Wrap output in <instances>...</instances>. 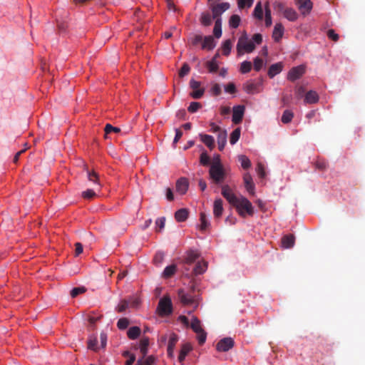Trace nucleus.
I'll return each mask as SVG.
<instances>
[{
	"label": "nucleus",
	"instance_id": "nucleus-61",
	"mask_svg": "<svg viewBox=\"0 0 365 365\" xmlns=\"http://www.w3.org/2000/svg\"><path fill=\"white\" fill-rule=\"evenodd\" d=\"M263 66V61L262 58L257 57L254 60V69L259 71Z\"/></svg>",
	"mask_w": 365,
	"mask_h": 365
},
{
	"label": "nucleus",
	"instance_id": "nucleus-37",
	"mask_svg": "<svg viewBox=\"0 0 365 365\" xmlns=\"http://www.w3.org/2000/svg\"><path fill=\"white\" fill-rule=\"evenodd\" d=\"M238 160L241 163V166L243 169H248L251 166V162L250 159L244 155H241L238 156Z\"/></svg>",
	"mask_w": 365,
	"mask_h": 365
},
{
	"label": "nucleus",
	"instance_id": "nucleus-17",
	"mask_svg": "<svg viewBox=\"0 0 365 365\" xmlns=\"http://www.w3.org/2000/svg\"><path fill=\"white\" fill-rule=\"evenodd\" d=\"M319 101V95L314 91H309L304 95V103L308 104L316 103Z\"/></svg>",
	"mask_w": 365,
	"mask_h": 365
},
{
	"label": "nucleus",
	"instance_id": "nucleus-38",
	"mask_svg": "<svg viewBox=\"0 0 365 365\" xmlns=\"http://www.w3.org/2000/svg\"><path fill=\"white\" fill-rule=\"evenodd\" d=\"M240 128H237L235 129L230 135V144H232V145L235 144L240 139Z\"/></svg>",
	"mask_w": 365,
	"mask_h": 365
},
{
	"label": "nucleus",
	"instance_id": "nucleus-27",
	"mask_svg": "<svg viewBox=\"0 0 365 365\" xmlns=\"http://www.w3.org/2000/svg\"><path fill=\"white\" fill-rule=\"evenodd\" d=\"M212 15L211 16L209 12H203L200 16V21L204 26H209L212 24Z\"/></svg>",
	"mask_w": 365,
	"mask_h": 365
},
{
	"label": "nucleus",
	"instance_id": "nucleus-43",
	"mask_svg": "<svg viewBox=\"0 0 365 365\" xmlns=\"http://www.w3.org/2000/svg\"><path fill=\"white\" fill-rule=\"evenodd\" d=\"M200 230H205L209 225H210V222L207 220V215H205V213L204 212H201L200 213Z\"/></svg>",
	"mask_w": 365,
	"mask_h": 365
},
{
	"label": "nucleus",
	"instance_id": "nucleus-23",
	"mask_svg": "<svg viewBox=\"0 0 365 365\" xmlns=\"http://www.w3.org/2000/svg\"><path fill=\"white\" fill-rule=\"evenodd\" d=\"M191 350H192V346H191L190 344H183L182 348H181V349H180V354L178 356V361H179V362L182 364V362L185 360L186 356L187 355V354Z\"/></svg>",
	"mask_w": 365,
	"mask_h": 365
},
{
	"label": "nucleus",
	"instance_id": "nucleus-11",
	"mask_svg": "<svg viewBox=\"0 0 365 365\" xmlns=\"http://www.w3.org/2000/svg\"><path fill=\"white\" fill-rule=\"evenodd\" d=\"M245 107L242 105L236 106L233 107L232 109V122L235 124H239L242 122L244 114H245Z\"/></svg>",
	"mask_w": 365,
	"mask_h": 365
},
{
	"label": "nucleus",
	"instance_id": "nucleus-2",
	"mask_svg": "<svg viewBox=\"0 0 365 365\" xmlns=\"http://www.w3.org/2000/svg\"><path fill=\"white\" fill-rule=\"evenodd\" d=\"M234 207L237 210L239 215L242 217L247 215L252 216L254 215V207L246 197L241 196Z\"/></svg>",
	"mask_w": 365,
	"mask_h": 365
},
{
	"label": "nucleus",
	"instance_id": "nucleus-46",
	"mask_svg": "<svg viewBox=\"0 0 365 365\" xmlns=\"http://www.w3.org/2000/svg\"><path fill=\"white\" fill-rule=\"evenodd\" d=\"M105 137L107 138V135L110 134V133H119L120 132V129L118 127H113L110 124H106L105 127Z\"/></svg>",
	"mask_w": 365,
	"mask_h": 365
},
{
	"label": "nucleus",
	"instance_id": "nucleus-32",
	"mask_svg": "<svg viewBox=\"0 0 365 365\" xmlns=\"http://www.w3.org/2000/svg\"><path fill=\"white\" fill-rule=\"evenodd\" d=\"M97 337L94 335L89 336L88 340V348L94 351H97L99 349L98 346Z\"/></svg>",
	"mask_w": 365,
	"mask_h": 365
},
{
	"label": "nucleus",
	"instance_id": "nucleus-20",
	"mask_svg": "<svg viewBox=\"0 0 365 365\" xmlns=\"http://www.w3.org/2000/svg\"><path fill=\"white\" fill-rule=\"evenodd\" d=\"M282 68L283 65L282 63H277L271 65L268 71V76L270 78H273L282 71Z\"/></svg>",
	"mask_w": 365,
	"mask_h": 365
},
{
	"label": "nucleus",
	"instance_id": "nucleus-57",
	"mask_svg": "<svg viewBox=\"0 0 365 365\" xmlns=\"http://www.w3.org/2000/svg\"><path fill=\"white\" fill-rule=\"evenodd\" d=\"M256 171H257V174H258L259 178H264L266 176V173H265V170H264V167L262 163H257V168H256Z\"/></svg>",
	"mask_w": 365,
	"mask_h": 365
},
{
	"label": "nucleus",
	"instance_id": "nucleus-1",
	"mask_svg": "<svg viewBox=\"0 0 365 365\" xmlns=\"http://www.w3.org/2000/svg\"><path fill=\"white\" fill-rule=\"evenodd\" d=\"M209 175L212 181L216 185H220L224 182L226 178V173L220 163L219 156H217L216 160L211 164L209 170Z\"/></svg>",
	"mask_w": 365,
	"mask_h": 365
},
{
	"label": "nucleus",
	"instance_id": "nucleus-19",
	"mask_svg": "<svg viewBox=\"0 0 365 365\" xmlns=\"http://www.w3.org/2000/svg\"><path fill=\"white\" fill-rule=\"evenodd\" d=\"M284 34V26L282 24H276L272 33V38L275 41H279Z\"/></svg>",
	"mask_w": 365,
	"mask_h": 365
},
{
	"label": "nucleus",
	"instance_id": "nucleus-9",
	"mask_svg": "<svg viewBox=\"0 0 365 365\" xmlns=\"http://www.w3.org/2000/svg\"><path fill=\"white\" fill-rule=\"evenodd\" d=\"M304 73L305 66L304 65L293 67L288 73L287 79L291 81H294L301 78Z\"/></svg>",
	"mask_w": 365,
	"mask_h": 365
},
{
	"label": "nucleus",
	"instance_id": "nucleus-47",
	"mask_svg": "<svg viewBox=\"0 0 365 365\" xmlns=\"http://www.w3.org/2000/svg\"><path fill=\"white\" fill-rule=\"evenodd\" d=\"M254 0H237V5L240 9L245 7L250 8L252 6Z\"/></svg>",
	"mask_w": 365,
	"mask_h": 365
},
{
	"label": "nucleus",
	"instance_id": "nucleus-7",
	"mask_svg": "<svg viewBox=\"0 0 365 365\" xmlns=\"http://www.w3.org/2000/svg\"><path fill=\"white\" fill-rule=\"evenodd\" d=\"M221 194L232 206H234L240 199V197L235 195L232 190L228 185H224L222 186Z\"/></svg>",
	"mask_w": 365,
	"mask_h": 365
},
{
	"label": "nucleus",
	"instance_id": "nucleus-44",
	"mask_svg": "<svg viewBox=\"0 0 365 365\" xmlns=\"http://www.w3.org/2000/svg\"><path fill=\"white\" fill-rule=\"evenodd\" d=\"M252 69V63L250 61H245L240 65V71L242 73H249Z\"/></svg>",
	"mask_w": 365,
	"mask_h": 365
},
{
	"label": "nucleus",
	"instance_id": "nucleus-41",
	"mask_svg": "<svg viewBox=\"0 0 365 365\" xmlns=\"http://www.w3.org/2000/svg\"><path fill=\"white\" fill-rule=\"evenodd\" d=\"M245 90L249 94H254L258 92L257 86L254 83H247L245 86Z\"/></svg>",
	"mask_w": 365,
	"mask_h": 365
},
{
	"label": "nucleus",
	"instance_id": "nucleus-52",
	"mask_svg": "<svg viewBox=\"0 0 365 365\" xmlns=\"http://www.w3.org/2000/svg\"><path fill=\"white\" fill-rule=\"evenodd\" d=\"M202 107V105L199 102H192L190 106L187 108V110L190 113H195L200 108Z\"/></svg>",
	"mask_w": 365,
	"mask_h": 365
},
{
	"label": "nucleus",
	"instance_id": "nucleus-54",
	"mask_svg": "<svg viewBox=\"0 0 365 365\" xmlns=\"http://www.w3.org/2000/svg\"><path fill=\"white\" fill-rule=\"evenodd\" d=\"M204 92L205 90L203 88H197L190 93V96L195 99H199L203 96Z\"/></svg>",
	"mask_w": 365,
	"mask_h": 365
},
{
	"label": "nucleus",
	"instance_id": "nucleus-16",
	"mask_svg": "<svg viewBox=\"0 0 365 365\" xmlns=\"http://www.w3.org/2000/svg\"><path fill=\"white\" fill-rule=\"evenodd\" d=\"M223 202L220 198L216 199L213 205V215L215 217L219 218L221 217L223 212Z\"/></svg>",
	"mask_w": 365,
	"mask_h": 365
},
{
	"label": "nucleus",
	"instance_id": "nucleus-40",
	"mask_svg": "<svg viewBox=\"0 0 365 365\" xmlns=\"http://www.w3.org/2000/svg\"><path fill=\"white\" fill-rule=\"evenodd\" d=\"M155 359L153 356H150L147 358L142 356V359H138L137 365H152L154 363Z\"/></svg>",
	"mask_w": 365,
	"mask_h": 365
},
{
	"label": "nucleus",
	"instance_id": "nucleus-50",
	"mask_svg": "<svg viewBox=\"0 0 365 365\" xmlns=\"http://www.w3.org/2000/svg\"><path fill=\"white\" fill-rule=\"evenodd\" d=\"M129 302L126 299H123L120 301L118 307H116V310L118 312H124L129 306Z\"/></svg>",
	"mask_w": 365,
	"mask_h": 365
},
{
	"label": "nucleus",
	"instance_id": "nucleus-12",
	"mask_svg": "<svg viewBox=\"0 0 365 365\" xmlns=\"http://www.w3.org/2000/svg\"><path fill=\"white\" fill-rule=\"evenodd\" d=\"M296 4L303 15L309 14L312 9V2L310 0H297Z\"/></svg>",
	"mask_w": 365,
	"mask_h": 365
},
{
	"label": "nucleus",
	"instance_id": "nucleus-60",
	"mask_svg": "<svg viewBox=\"0 0 365 365\" xmlns=\"http://www.w3.org/2000/svg\"><path fill=\"white\" fill-rule=\"evenodd\" d=\"M96 192L91 189H88L87 190L82 192V197L85 199H92L96 196Z\"/></svg>",
	"mask_w": 365,
	"mask_h": 365
},
{
	"label": "nucleus",
	"instance_id": "nucleus-39",
	"mask_svg": "<svg viewBox=\"0 0 365 365\" xmlns=\"http://www.w3.org/2000/svg\"><path fill=\"white\" fill-rule=\"evenodd\" d=\"M294 114L292 111L289 110H286L284 111L282 116V122L283 123H289L292 121L293 118Z\"/></svg>",
	"mask_w": 365,
	"mask_h": 365
},
{
	"label": "nucleus",
	"instance_id": "nucleus-26",
	"mask_svg": "<svg viewBox=\"0 0 365 365\" xmlns=\"http://www.w3.org/2000/svg\"><path fill=\"white\" fill-rule=\"evenodd\" d=\"M199 257V253L197 251L189 250L186 252L185 257V262L187 264H192Z\"/></svg>",
	"mask_w": 365,
	"mask_h": 365
},
{
	"label": "nucleus",
	"instance_id": "nucleus-51",
	"mask_svg": "<svg viewBox=\"0 0 365 365\" xmlns=\"http://www.w3.org/2000/svg\"><path fill=\"white\" fill-rule=\"evenodd\" d=\"M86 291V289L83 287H75L71 291V296L73 298L76 297L78 294L84 293Z\"/></svg>",
	"mask_w": 365,
	"mask_h": 365
},
{
	"label": "nucleus",
	"instance_id": "nucleus-24",
	"mask_svg": "<svg viewBox=\"0 0 365 365\" xmlns=\"http://www.w3.org/2000/svg\"><path fill=\"white\" fill-rule=\"evenodd\" d=\"M188 214H189V212L187 209H185V208L180 209L175 214V220L178 222H184L187 220V218L188 217Z\"/></svg>",
	"mask_w": 365,
	"mask_h": 365
},
{
	"label": "nucleus",
	"instance_id": "nucleus-56",
	"mask_svg": "<svg viewBox=\"0 0 365 365\" xmlns=\"http://www.w3.org/2000/svg\"><path fill=\"white\" fill-rule=\"evenodd\" d=\"M203 36L200 34H195L192 37L190 38L191 43L193 46H197L200 43L202 42Z\"/></svg>",
	"mask_w": 365,
	"mask_h": 365
},
{
	"label": "nucleus",
	"instance_id": "nucleus-36",
	"mask_svg": "<svg viewBox=\"0 0 365 365\" xmlns=\"http://www.w3.org/2000/svg\"><path fill=\"white\" fill-rule=\"evenodd\" d=\"M232 48V41L230 39L226 40L222 46V54L229 56Z\"/></svg>",
	"mask_w": 365,
	"mask_h": 365
},
{
	"label": "nucleus",
	"instance_id": "nucleus-45",
	"mask_svg": "<svg viewBox=\"0 0 365 365\" xmlns=\"http://www.w3.org/2000/svg\"><path fill=\"white\" fill-rule=\"evenodd\" d=\"M178 341V335L175 333H172L170 335L169 340H168V346H169V349H174Z\"/></svg>",
	"mask_w": 365,
	"mask_h": 365
},
{
	"label": "nucleus",
	"instance_id": "nucleus-21",
	"mask_svg": "<svg viewBox=\"0 0 365 365\" xmlns=\"http://www.w3.org/2000/svg\"><path fill=\"white\" fill-rule=\"evenodd\" d=\"M199 136L202 142L205 143L210 150L215 147V140L212 135L200 133Z\"/></svg>",
	"mask_w": 365,
	"mask_h": 365
},
{
	"label": "nucleus",
	"instance_id": "nucleus-18",
	"mask_svg": "<svg viewBox=\"0 0 365 365\" xmlns=\"http://www.w3.org/2000/svg\"><path fill=\"white\" fill-rule=\"evenodd\" d=\"M295 238L293 235H287L282 238V247L285 249L291 248L294 246Z\"/></svg>",
	"mask_w": 365,
	"mask_h": 365
},
{
	"label": "nucleus",
	"instance_id": "nucleus-29",
	"mask_svg": "<svg viewBox=\"0 0 365 365\" xmlns=\"http://www.w3.org/2000/svg\"><path fill=\"white\" fill-rule=\"evenodd\" d=\"M207 267V262H198L193 269V272L195 275L201 274L206 271Z\"/></svg>",
	"mask_w": 365,
	"mask_h": 365
},
{
	"label": "nucleus",
	"instance_id": "nucleus-31",
	"mask_svg": "<svg viewBox=\"0 0 365 365\" xmlns=\"http://www.w3.org/2000/svg\"><path fill=\"white\" fill-rule=\"evenodd\" d=\"M213 35L215 38H219L222 36V19H217L215 21L213 29Z\"/></svg>",
	"mask_w": 365,
	"mask_h": 365
},
{
	"label": "nucleus",
	"instance_id": "nucleus-13",
	"mask_svg": "<svg viewBox=\"0 0 365 365\" xmlns=\"http://www.w3.org/2000/svg\"><path fill=\"white\" fill-rule=\"evenodd\" d=\"M189 187V182L187 178H180L176 182V190L181 195L186 193Z\"/></svg>",
	"mask_w": 365,
	"mask_h": 365
},
{
	"label": "nucleus",
	"instance_id": "nucleus-3",
	"mask_svg": "<svg viewBox=\"0 0 365 365\" xmlns=\"http://www.w3.org/2000/svg\"><path fill=\"white\" fill-rule=\"evenodd\" d=\"M255 49L254 43L248 39L247 35L245 33L238 39L237 44V55L241 56L246 53H252Z\"/></svg>",
	"mask_w": 365,
	"mask_h": 365
},
{
	"label": "nucleus",
	"instance_id": "nucleus-42",
	"mask_svg": "<svg viewBox=\"0 0 365 365\" xmlns=\"http://www.w3.org/2000/svg\"><path fill=\"white\" fill-rule=\"evenodd\" d=\"M206 67L207 68L210 73H215L219 68L217 62H215V60H211L206 63Z\"/></svg>",
	"mask_w": 365,
	"mask_h": 365
},
{
	"label": "nucleus",
	"instance_id": "nucleus-53",
	"mask_svg": "<svg viewBox=\"0 0 365 365\" xmlns=\"http://www.w3.org/2000/svg\"><path fill=\"white\" fill-rule=\"evenodd\" d=\"M87 175L89 181L93 182L94 183H98V175L95 171L87 170Z\"/></svg>",
	"mask_w": 365,
	"mask_h": 365
},
{
	"label": "nucleus",
	"instance_id": "nucleus-28",
	"mask_svg": "<svg viewBox=\"0 0 365 365\" xmlns=\"http://www.w3.org/2000/svg\"><path fill=\"white\" fill-rule=\"evenodd\" d=\"M140 329L138 327H130L127 332V335L130 339H135L140 334Z\"/></svg>",
	"mask_w": 365,
	"mask_h": 365
},
{
	"label": "nucleus",
	"instance_id": "nucleus-55",
	"mask_svg": "<svg viewBox=\"0 0 365 365\" xmlns=\"http://www.w3.org/2000/svg\"><path fill=\"white\" fill-rule=\"evenodd\" d=\"M200 162L204 166L208 165L210 164V159L206 152H203L200 155Z\"/></svg>",
	"mask_w": 365,
	"mask_h": 365
},
{
	"label": "nucleus",
	"instance_id": "nucleus-62",
	"mask_svg": "<svg viewBox=\"0 0 365 365\" xmlns=\"http://www.w3.org/2000/svg\"><path fill=\"white\" fill-rule=\"evenodd\" d=\"M123 356H129V359L125 361V365H132L134 363L135 360V356L134 354H130L129 351H125L123 353Z\"/></svg>",
	"mask_w": 365,
	"mask_h": 365
},
{
	"label": "nucleus",
	"instance_id": "nucleus-30",
	"mask_svg": "<svg viewBox=\"0 0 365 365\" xmlns=\"http://www.w3.org/2000/svg\"><path fill=\"white\" fill-rule=\"evenodd\" d=\"M148 344L149 339L148 337H143L140 339L139 348L143 357H145V355L147 354Z\"/></svg>",
	"mask_w": 365,
	"mask_h": 365
},
{
	"label": "nucleus",
	"instance_id": "nucleus-34",
	"mask_svg": "<svg viewBox=\"0 0 365 365\" xmlns=\"http://www.w3.org/2000/svg\"><path fill=\"white\" fill-rule=\"evenodd\" d=\"M241 19L239 15L233 14L230 16L229 20V25L231 28L237 29L240 24Z\"/></svg>",
	"mask_w": 365,
	"mask_h": 365
},
{
	"label": "nucleus",
	"instance_id": "nucleus-10",
	"mask_svg": "<svg viewBox=\"0 0 365 365\" xmlns=\"http://www.w3.org/2000/svg\"><path fill=\"white\" fill-rule=\"evenodd\" d=\"M234 340L230 337H225L220 340L216 345V349L220 352H225L234 346Z\"/></svg>",
	"mask_w": 365,
	"mask_h": 365
},
{
	"label": "nucleus",
	"instance_id": "nucleus-22",
	"mask_svg": "<svg viewBox=\"0 0 365 365\" xmlns=\"http://www.w3.org/2000/svg\"><path fill=\"white\" fill-rule=\"evenodd\" d=\"M227 131L224 130L223 131H220L217 135V144L218 148L220 150H222L225 148V146L227 143Z\"/></svg>",
	"mask_w": 365,
	"mask_h": 365
},
{
	"label": "nucleus",
	"instance_id": "nucleus-25",
	"mask_svg": "<svg viewBox=\"0 0 365 365\" xmlns=\"http://www.w3.org/2000/svg\"><path fill=\"white\" fill-rule=\"evenodd\" d=\"M284 16L290 21H294L298 18V14L292 8H287L283 13Z\"/></svg>",
	"mask_w": 365,
	"mask_h": 365
},
{
	"label": "nucleus",
	"instance_id": "nucleus-35",
	"mask_svg": "<svg viewBox=\"0 0 365 365\" xmlns=\"http://www.w3.org/2000/svg\"><path fill=\"white\" fill-rule=\"evenodd\" d=\"M253 16L259 20H262L263 19V10H262V4L260 1H259L256 4L255 8L253 11Z\"/></svg>",
	"mask_w": 365,
	"mask_h": 365
},
{
	"label": "nucleus",
	"instance_id": "nucleus-8",
	"mask_svg": "<svg viewBox=\"0 0 365 365\" xmlns=\"http://www.w3.org/2000/svg\"><path fill=\"white\" fill-rule=\"evenodd\" d=\"M178 295L180 302L185 306L192 305L195 304L196 299L195 296L192 295L190 292L186 293L183 289H179Z\"/></svg>",
	"mask_w": 365,
	"mask_h": 365
},
{
	"label": "nucleus",
	"instance_id": "nucleus-15",
	"mask_svg": "<svg viewBox=\"0 0 365 365\" xmlns=\"http://www.w3.org/2000/svg\"><path fill=\"white\" fill-rule=\"evenodd\" d=\"M244 183L246 190L252 195L255 193V185L252 182V178L249 173H245L243 177Z\"/></svg>",
	"mask_w": 365,
	"mask_h": 365
},
{
	"label": "nucleus",
	"instance_id": "nucleus-58",
	"mask_svg": "<svg viewBox=\"0 0 365 365\" xmlns=\"http://www.w3.org/2000/svg\"><path fill=\"white\" fill-rule=\"evenodd\" d=\"M190 71V68L189 65L187 63H185L179 71L180 77H184L185 76L188 74Z\"/></svg>",
	"mask_w": 365,
	"mask_h": 365
},
{
	"label": "nucleus",
	"instance_id": "nucleus-49",
	"mask_svg": "<svg viewBox=\"0 0 365 365\" xmlns=\"http://www.w3.org/2000/svg\"><path fill=\"white\" fill-rule=\"evenodd\" d=\"M165 217H159L155 220L156 231L160 232L165 227Z\"/></svg>",
	"mask_w": 365,
	"mask_h": 365
},
{
	"label": "nucleus",
	"instance_id": "nucleus-6",
	"mask_svg": "<svg viewBox=\"0 0 365 365\" xmlns=\"http://www.w3.org/2000/svg\"><path fill=\"white\" fill-rule=\"evenodd\" d=\"M210 9L212 13L213 19L217 20V19H222L221 15L228 10L230 7V5L227 2H222L219 4H210L209 5Z\"/></svg>",
	"mask_w": 365,
	"mask_h": 365
},
{
	"label": "nucleus",
	"instance_id": "nucleus-48",
	"mask_svg": "<svg viewBox=\"0 0 365 365\" xmlns=\"http://www.w3.org/2000/svg\"><path fill=\"white\" fill-rule=\"evenodd\" d=\"M129 320L127 318H121L117 322V327L119 329H125L129 325Z\"/></svg>",
	"mask_w": 365,
	"mask_h": 365
},
{
	"label": "nucleus",
	"instance_id": "nucleus-14",
	"mask_svg": "<svg viewBox=\"0 0 365 365\" xmlns=\"http://www.w3.org/2000/svg\"><path fill=\"white\" fill-rule=\"evenodd\" d=\"M215 46L216 43L212 36H205L203 37L201 46L202 49L211 51Z\"/></svg>",
	"mask_w": 365,
	"mask_h": 365
},
{
	"label": "nucleus",
	"instance_id": "nucleus-33",
	"mask_svg": "<svg viewBox=\"0 0 365 365\" xmlns=\"http://www.w3.org/2000/svg\"><path fill=\"white\" fill-rule=\"evenodd\" d=\"M176 272V266L175 264H171L165 268L163 272V277L164 278H170Z\"/></svg>",
	"mask_w": 365,
	"mask_h": 365
},
{
	"label": "nucleus",
	"instance_id": "nucleus-63",
	"mask_svg": "<svg viewBox=\"0 0 365 365\" xmlns=\"http://www.w3.org/2000/svg\"><path fill=\"white\" fill-rule=\"evenodd\" d=\"M327 36L333 40L334 41L336 42L338 40H339V35L335 33L334 30L333 29H329L327 31Z\"/></svg>",
	"mask_w": 365,
	"mask_h": 365
},
{
	"label": "nucleus",
	"instance_id": "nucleus-5",
	"mask_svg": "<svg viewBox=\"0 0 365 365\" xmlns=\"http://www.w3.org/2000/svg\"><path fill=\"white\" fill-rule=\"evenodd\" d=\"M157 312L162 317L170 315L173 312V304L169 297H163L160 299Z\"/></svg>",
	"mask_w": 365,
	"mask_h": 365
},
{
	"label": "nucleus",
	"instance_id": "nucleus-64",
	"mask_svg": "<svg viewBox=\"0 0 365 365\" xmlns=\"http://www.w3.org/2000/svg\"><path fill=\"white\" fill-rule=\"evenodd\" d=\"M225 90L227 93L234 94L236 93L235 85L233 83H229L225 87Z\"/></svg>",
	"mask_w": 365,
	"mask_h": 365
},
{
	"label": "nucleus",
	"instance_id": "nucleus-4",
	"mask_svg": "<svg viewBox=\"0 0 365 365\" xmlns=\"http://www.w3.org/2000/svg\"><path fill=\"white\" fill-rule=\"evenodd\" d=\"M189 327L197 334L198 343L202 345L206 341L207 333L202 328L200 321L196 317H192Z\"/></svg>",
	"mask_w": 365,
	"mask_h": 365
},
{
	"label": "nucleus",
	"instance_id": "nucleus-59",
	"mask_svg": "<svg viewBox=\"0 0 365 365\" xmlns=\"http://www.w3.org/2000/svg\"><path fill=\"white\" fill-rule=\"evenodd\" d=\"M273 7L274 10L279 12H284V10H286L287 8H285L284 4L281 1H275L273 4Z\"/></svg>",
	"mask_w": 365,
	"mask_h": 365
}]
</instances>
